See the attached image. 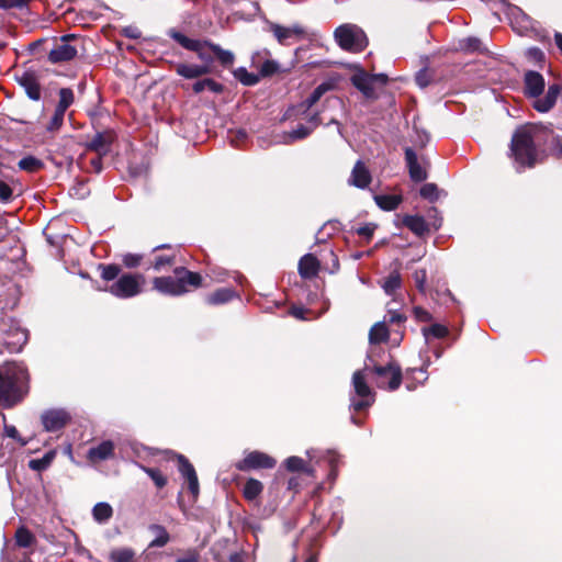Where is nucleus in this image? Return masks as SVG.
<instances>
[{
	"mask_svg": "<svg viewBox=\"0 0 562 562\" xmlns=\"http://www.w3.org/2000/svg\"><path fill=\"white\" fill-rule=\"evenodd\" d=\"M100 268L102 269L101 277L105 281H112V280L116 279L121 271L120 267L116 265H106V266L101 265Z\"/></svg>",
	"mask_w": 562,
	"mask_h": 562,
	"instance_id": "a18cd8bd",
	"label": "nucleus"
},
{
	"mask_svg": "<svg viewBox=\"0 0 562 562\" xmlns=\"http://www.w3.org/2000/svg\"><path fill=\"white\" fill-rule=\"evenodd\" d=\"M510 151L517 164L518 171L525 167L531 168L538 162L540 153L535 144L533 127H520L514 133Z\"/></svg>",
	"mask_w": 562,
	"mask_h": 562,
	"instance_id": "7ed1b4c3",
	"label": "nucleus"
},
{
	"mask_svg": "<svg viewBox=\"0 0 562 562\" xmlns=\"http://www.w3.org/2000/svg\"><path fill=\"white\" fill-rule=\"evenodd\" d=\"M389 338V330L384 322L374 324L369 333L371 344H380Z\"/></svg>",
	"mask_w": 562,
	"mask_h": 562,
	"instance_id": "2f4dec72",
	"label": "nucleus"
},
{
	"mask_svg": "<svg viewBox=\"0 0 562 562\" xmlns=\"http://www.w3.org/2000/svg\"><path fill=\"white\" fill-rule=\"evenodd\" d=\"M552 154L561 158L562 157V139L560 137H554L551 144Z\"/></svg>",
	"mask_w": 562,
	"mask_h": 562,
	"instance_id": "e2e57ef3",
	"label": "nucleus"
},
{
	"mask_svg": "<svg viewBox=\"0 0 562 562\" xmlns=\"http://www.w3.org/2000/svg\"><path fill=\"white\" fill-rule=\"evenodd\" d=\"M426 279H427V272L425 269L416 270L413 273V280L415 282L417 290L420 293H425V291H426Z\"/></svg>",
	"mask_w": 562,
	"mask_h": 562,
	"instance_id": "09e8293b",
	"label": "nucleus"
},
{
	"mask_svg": "<svg viewBox=\"0 0 562 562\" xmlns=\"http://www.w3.org/2000/svg\"><path fill=\"white\" fill-rule=\"evenodd\" d=\"M420 195L429 201L438 199V188L435 183H426L420 188Z\"/></svg>",
	"mask_w": 562,
	"mask_h": 562,
	"instance_id": "de8ad7c7",
	"label": "nucleus"
},
{
	"mask_svg": "<svg viewBox=\"0 0 562 562\" xmlns=\"http://www.w3.org/2000/svg\"><path fill=\"white\" fill-rule=\"evenodd\" d=\"M176 277H157L154 279V288L164 294L181 295L188 291V286L198 288L201 285L202 278L196 272H191L184 268L175 269Z\"/></svg>",
	"mask_w": 562,
	"mask_h": 562,
	"instance_id": "39448f33",
	"label": "nucleus"
},
{
	"mask_svg": "<svg viewBox=\"0 0 562 562\" xmlns=\"http://www.w3.org/2000/svg\"><path fill=\"white\" fill-rule=\"evenodd\" d=\"M114 443L111 440H104L97 446L89 448L87 452V459L90 462L105 461L114 456Z\"/></svg>",
	"mask_w": 562,
	"mask_h": 562,
	"instance_id": "a211bd4d",
	"label": "nucleus"
},
{
	"mask_svg": "<svg viewBox=\"0 0 562 562\" xmlns=\"http://www.w3.org/2000/svg\"><path fill=\"white\" fill-rule=\"evenodd\" d=\"M375 228H376L375 224L368 223V224L357 228V234L360 235L361 237L366 238L367 240H369L372 237Z\"/></svg>",
	"mask_w": 562,
	"mask_h": 562,
	"instance_id": "13d9d810",
	"label": "nucleus"
},
{
	"mask_svg": "<svg viewBox=\"0 0 562 562\" xmlns=\"http://www.w3.org/2000/svg\"><path fill=\"white\" fill-rule=\"evenodd\" d=\"M0 330L2 334L3 345L5 346V349L11 353L21 351L22 347L27 341L26 330L20 328L18 324L13 322L9 324L2 321Z\"/></svg>",
	"mask_w": 562,
	"mask_h": 562,
	"instance_id": "6e6552de",
	"label": "nucleus"
},
{
	"mask_svg": "<svg viewBox=\"0 0 562 562\" xmlns=\"http://www.w3.org/2000/svg\"><path fill=\"white\" fill-rule=\"evenodd\" d=\"M352 85L362 92L368 99L375 98V90L373 87L374 78L363 71L357 72L351 77Z\"/></svg>",
	"mask_w": 562,
	"mask_h": 562,
	"instance_id": "6ab92c4d",
	"label": "nucleus"
},
{
	"mask_svg": "<svg viewBox=\"0 0 562 562\" xmlns=\"http://www.w3.org/2000/svg\"><path fill=\"white\" fill-rule=\"evenodd\" d=\"M169 36L175 40L178 44H180L183 48L189 50H199V44L201 41L192 40L182 34L181 32H178L176 30H170L168 32Z\"/></svg>",
	"mask_w": 562,
	"mask_h": 562,
	"instance_id": "7c9ffc66",
	"label": "nucleus"
},
{
	"mask_svg": "<svg viewBox=\"0 0 562 562\" xmlns=\"http://www.w3.org/2000/svg\"><path fill=\"white\" fill-rule=\"evenodd\" d=\"M135 552L128 548L115 549L110 553L112 562H134Z\"/></svg>",
	"mask_w": 562,
	"mask_h": 562,
	"instance_id": "e433bc0d",
	"label": "nucleus"
},
{
	"mask_svg": "<svg viewBox=\"0 0 562 562\" xmlns=\"http://www.w3.org/2000/svg\"><path fill=\"white\" fill-rule=\"evenodd\" d=\"M104 156H100V155H97V157L94 158H91L90 160V167H91V170L94 171L95 173H100L102 171V158Z\"/></svg>",
	"mask_w": 562,
	"mask_h": 562,
	"instance_id": "0e129e2a",
	"label": "nucleus"
},
{
	"mask_svg": "<svg viewBox=\"0 0 562 562\" xmlns=\"http://www.w3.org/2000/svg\"><path fill=\"white\" fill-rule=\"evenodd\" d=\"M30 0H0L1 9H11V8H23L29 3Z\"/></svg>",
	"mask_w": 562,
	"mask_h": 562,
	"instance_id": "bf43d9fd",
	"label": "nucleus"
},
{
	"mask_svg": "<svg viewBox=\"0 0 562 562\" xmlns=\"http://www.w3.org/2000/svg\"><path fill=\"white\" fill-rule=\"evenodd\" d=\"M206 43H209V42H207V41L201 42V43L199 44V50H194V52L198 54L199 58L205 63L204 65H209V63H211V61H212L211 56H210V55H207V54L203 50V48H204L205 46L207 47V44H206Z\"/></svg>",
	"mask_w": 562,
	"mask_h": 562,
	"instance_id": "680f3d73",
	"label": "nucleus"
},
{
	"mask_svg": "<svg viewBox=\"0 0 562 562\" xmlns=\"http://www.w3.org/2000/svg\"><path fill=\"white\" fill-rule=\"evenodd\" d=\"M482 43L476 37H468L461 43V47L468 52H477L481 50Z\"/></svg>",
	"mask_w": 562,
	"mask_h": 562,
	"instance_id": "603ef678",
	"label": "nucleus"
},
{
	"mask_svg": "<svg viewBox=\"0 0 562 562\" xmlns=\"http://www.w3.org/2000/svg\"><path fill=\"white\" fill-rule=\"evenodd\" d=\"M151 530L157 533V537L150 542L149 547L161 548L168 543L169 535L162 526L154 525Z\"/></svg>",
	"mask_w": 562,
	"mask_h": 562,
	"instance_id": "4c0bfd02",
	"label": "nucleus"
},
{
	"mask_svg": "<svg viewBox=\"0 0 562 562\" xmlns=\"http://www.w3.org/2000/svg\"><path fill=\"white\" fill-rule=\"evenodd\" d=\"M376 205L383 211H394L402 202L401 195L376 194L374 195Z\"/></svg>",
	"mask_w": 562,
	"mask_h": 562,
	"instance_id": "bb28decb",
	"label": "nucleus"
},
{
	"mask_svg": "<svg viewBox=\"0 0 562 562\" xmlns=\"http://www.w3.org/2000/svg\"><path fill=\"white\" fill-rule=\"evenodd\" d=\"M308 311L303 308V307H300V306H293L291 310H290V314L297 318V319H307V317L305 316V314L307 313Z\"/></svg>",
	"mask_w": 562,
	"mask_h": 562,
	"instance_id": "69168bd1",
	"label": "nucleus"
},
{
	"mask_svg": "<svg viewBox=\"0 0 562 562\" xmlns=\"http://www.w3.org/2000/svg\"><path fill=\"white\" fill-rule=\"evenodd\" d=\"M75 95L70 88H61L59 90V101L56 105L55 112L47 124V131L55 132L63 125L65 113L67 109L74 103Z\"/></svg>",
	"mask_w": 562,
	"mask_h": 562,
	"instance_id": "9b49d317",
	"label": "nucleus"
},
{
	"mask_svg": "<svg viewBox=\"0 0 562 562\" xmlns=\"http://www.w3.org/2000/svg\"><path fill=\"white\" fill-rule=\"evenodd\" d=\"M26 369L15 362L0 366V405L10 408L20 403L27 393Z\"/></svg>",
	"mask_w": 562,
	"mask_h": 562,
	"instance_id": "f03ea898",
	"label": "nucleus"
},
{
	"mask_svg": "<svg viewBox=\"0 0 562 562\" xmlns=\"http://www.w3.org/2000/svg\"><path fill=\"white\" fill-rule=\"evenodd\" d=\"M123 263L127 268H135L140 263L142 256L136 254H126L123 256Z\"/></svg>",
	"mask_w": 562,
	"mask_h": 562,
	"instance_id": "4d7b16f0",
	"label": "nucleus"
},
{
	"mask_svg": "<svg viewBox=\"0 0 562 562\" xmlns=\"http://www.w3.org/2000/svg\"><path fill=\"white\" fill-rule=\"evenodd\" d=\"M427 216H428L427 223L429 224V227H432L435 231H437L441 227L442 218L439 215V211L436 207L429 209Z\"/></svg>",
	"mask_w": 562,
	"mask_h": 562,
	"instance_id": "8fccbe9b",
	"label": "nucleus"
},
{
	"mask_svg": "<svg viewBox=\"0 0 562 562\" xmlns=\"http://www.w3.org/2000/svg\"><path fill=\"white\" fill-rule=\"evenodd\" d=\"M319 269V262L312 254L304 255L299 261V272L304 279L315 277Z\"/></svg>",
	"mask_w": 562,
	"mask_h": 562,
	"instance_id": "412c9836",
	"label": "nucleus"
},
{
	"mask_svg": "<svg viewBox=\"0 0 562 562\" xmlns=\"http://www.w3.org/2000/svg\"><path fill=\"white\" fill-rule=\"evenodd\" d=\"M403 224L417 236H424L430 229L427 221L419 215H405Z\"/></svg>",
	"mask_w": 562,
	"mask_h": 562,
	"instance_id": "393cba45",
	"label": "nucleus"
},
{
	"mask_svg": "<svg viewBox=\"0 0 562 562\" xmlns=\"http://www.w3.org/2000/svg\"><path fill=\"white\" fill-rule=\"evenodd\" d=\"M207 47L216 55L223 66H229L234 63V54L229 50L223 49L220 45L214 43H206Z\"/></svg>",
	"mask_w": 562,
	"mask_h": 562,
	"instance_id": "473e14b6",
	"label": "nucleus"
},
{
	"mask_svg": "<svg viewBox=\"0 0 562 562\" xmlns=\"http://www.w3.org/2000/svg\"><path fill=\"white\" fill-rule=\"evenodd\" d=\"M176 72L186 79H195L210 72L209 65L178 64Z\"/></svg>",
	"mask_w": 562,
	"mask_h": 562,
	"instance_id": "4be33fe9",
	"label": "nucleus"
},
{
	"mask_svg": "<svg viewBox=\"0 0 562 562\" xmlns=\"http://www.w3.org/2000/svg\"><path fill=\"white\" fill-rule=\"evenodd\" d=\"M405 161L413 181L422 182L427 179L425 167L418 161L415 150L411 147L405 148Z\"/></svg>",
	"mask_w": 562,
	"mask_h": 562,
	"instance_id": "dca6fc26",
	"label": "nucleus"
},
{
	"mask_svg": "<svg viewBox=\"0 0 562 562\" xmlns=\"http://www.w3.org/2000/svg\"><path fill=\"white\" fill-rule=\"evenodd\" d=\"M113 515V508L109 503L100 502L92 508L93 519L99 524L108 522Z\"/></svg>",
	"mask_w": 562,
	"mask_h": 562,
	"instance_id": "cd10ccee",
	"label": "nucleus"
},
{
	"mask_svg": "<svg viewBox=\"0 0 562 562\" xmlns=\"http://www.w3.org/2000/svg\"><path fill=\"white\" fill-rule=\"evenodd\" d=\"M16 543L20 547L27 548L32 544L34 537L26 528H19L15 533Z\"/></svg>",
	"mask_w": 562,
	"mask_h": 562,
	"instance_id": "37998d69",
	"label": "nucleus"
},
{
	"mask_svg": "<svg viewBox=\"0 0 562 562\" xmlns=\"http://www.w3.org/2000/svg\"><path fill=\"white\" fill-rule=\"evenodd\" d=\"M322 122L323 120L321 117L319 112H315L308 117V126L313 127V130L316 128L319 124H322Z\"/></svg>",
	"mask_w": 562,
	"mask_h": 562,
	"instance_id": "774afa93",
	"label": "nucleus"
},
{
	"mask_svg": "<svg viewBox=\"0 0 562 562\" xmlns=\"http://www.w3.org/2000/svg\"><path fill=\"white\" fill-rule=\"evenodd\" d=\"M334 37L340 48L351 53L362 52L368 45L366 33L356 24L339 25L334 32Z\"/></svg>",
	"mask_w": 562,
	"mask_h": 562,
	"instance_id": "423d86ee",
	"label": "nucleus"
},
{
	"mask_svg": "<svg viewBox=\"0 0 562 562\" xmlns=\"http://www.w3.org/2000/svg\"><path fill=\"white\" fill-rule=\"evenodd\" d=\"M54 457H55V453L53 451H49V452L45 453L42 458L30 460L29 468L31 470L38 471V472L44 471L50 465Z\"/></svg>",
	"mask_w": 562,
	"mask_h": 562,
	"instance_id": "c9c22d12",
	"label": "nucleus"
},
{
	"mask_svg": "<svg viewBox=\"0 0 562 562\" xmlns=\"http://www.w3.org/2000/svg\"><path fill=\"white\" fill-rule=\"evenodd\" d=\"M19 167H20V169H22L24 171L35 172L43 167V162H42V160H40L33 156H27V157L22 158L19 161Z\"/></svg>",
	"mask_w": 562,
	"mask_h": 562,
	"instance_id": "ea45409f",
	"label": "nucleus"
},
{
	"mask_svg": "<svg viewBox=\"0 0 562 562\" xmlns=\"http://www.w3.org/2000/svg\"><path fill=\"white\" fill-rule=\"evenodd\" d=\"M236 295L235 291L229 288H222L213 292L206 297V302L211 305H220L229 302Z\"/></svg>",
	"mask_w": 562,
	"mask_h": 562,
	"instance_id": "c85d7f7f",
	"label": "nucleus"
},
{
	"mask_svg": "<svg viewBox=\"0 0 562 562\" xmlns=\"http://www.w3.org/2000/svg\"><path fill=\"white\" fill-rule=\"evenodd\" d=\"M175 262V256L173 255H161L156 257L153 269L157 272L161 271L165 267L171 266Z\"/></svg>",
	"mask_w": 562,
	"mask_h": 562,
	"instance_id": "49530a36",
	"label": "nucleus"
},
{
	"mask_svg": "<svg viewBox=\"0 0 562 562\" xmlns=\"http://www.w3.org/2000/svg\"><path fill=\"white\" fill-rule=\"evenodd\" d=\"M41 419L46 431H57L65 427L70 416L65 409H48L42 414Z\"/></svg>",
	"mask_w": 562,
	"mask_h": 562,
	"instance_id": "4468645a",
	"label": "nucleus"
},
{
	"mask_svg": "<svg viewBox=\"0 0 562 562\" xmlns=\"http://www.w3.org/2000/svg\"><path fill=\"white\" fill-rule=\"evenodd\" d=\"M313 132V127H310L305 124H299L296 128L292 130L291 132L284 133L282 136L281 142L283 144H291L296 140H301L306 138L311 135Z\"/></svg>",
	"mask_w": 562,
	"mask_h": 562,
	"instance_id": "a878e982",
	"label": "nucleus"
},
{
	"mask_svg": "<svg viewBox=\"0 0 562 562\" xmlns=\"http://www.w3.org/2000/svg\"><path fill=\"white\" fill-rule=\"evenodd\" d=\"M271 31L276 38L278 40V42L283 45L286 44L290 38H300L304 34V30L299 25H294L292 27H284L279 24H272Z\"/></svg>",
	"mask_w": 562,
	"mask_h": 562,
	"instance_id": "aec40b11",
	"label": "nucleus"
},
{
	"mask_svg": "<svg viewBox=\"0 0 562 562\" xmlns=\"http://www.w3.org/2000/svg\"><path fill=\"white\" fill-rule=\"evenodd\" d=\"M116 139V134L112 130L97 132L85 143L87 151H93L100 156H108L112 150V145Z\"/></svg>",
	"mask_w": 562,
	"mask_h": 562,
	"instance_id": "1a4fd4ad",
	"label": "nucleus"
},
{
	"mask_svg": "<svg viewBox=\"0 0 562 562\" xmlns=\"http://www.w3.org/2000/svg\"><path fill=\"white\" fill-rule=\"evenodd\" d=\"M402 284L401 276L397 271L391 272L382 283L386 294L392 295Z\"/></svg>",
	"mask_w": 562,
	"mask_h": 562,
	"instance_id": "72a5a7b5",
	"label": "nucleus"
},
{
	"mask_svg": "<svg viewBox=\"0 0 562 562\" xmlns=\"http://www.w3.org/2000/svg\"><path fill=\"white\" fill-rule=\"evenodd\" d=\"M413 313H414L415 318L418 322L426 323V322H430L432 319L430 313L420 306L414 307Z\"/></svg>",
	"mask_w": 562,
	"mask_h": 562,
	"instance_id": "052dcab7",
	"label": "nucleus"
},
{
	"mask_svg": "<svg viewBox=\"0 0 562 562\" xmlns=\"http://www.w3.org/2000/svg\"><path fill=\"white\" fill-rule=\"evenodd\" d=\"M406 317L398 313V312H395V311H389V318H387V322L389 323H403L405 322Z\"/></svg>",
	"mask_w": 562,
	"mask_h": 562,
	"instance_id": "338daca9",
	"label": "nucleus"
},
{
	"mask_svg": "<svg viewBox=\"0 0 562 562\" xmlns=\"http://www.w3.org/2000/svg\"><path fill=\"white\" fill-rule=\"evenodd\" d=\"M235 77L245 86H254L259 81V76L240 67L235 71Z\"/></svg>",
	"mask_w": 562,
	"mask_h": 562,
	"instance_id": "58836bf2",
	"label": "nucleus"
},
{
	"mask_svg": "<svg viewBox=\"0 0 562 562\" xmlns=\"http://www.w3.org/2000/svg\"><path fill=\"white\" fill-rule=\"evenodd\" d=\"M263 490V486L260 481L256 479H249L244 486V496L252 501L255 499Z\"/></svg>",
	"mask_w": 562,
	"mask_h": 562,
	"instance_id": "f704fd0d",
	"label": "nucleus"
},
{
	"mask_svg": "<svg viewBox=\"0 0 562 562\" xmlns=\"http://www.w3.org/2000/svg\"><path fill=\"white\" fill-rule=\"evenodd\" d=\"M285 468L288 471L296 472V471H304L307 472V469L305 468V462L302 458L299 457H290L284 462Z\"/></svg>",
	"mask_w": 562,
	"mask_h": 562,
	"instance_id": "c03bdc74",
	"label": "nucleus"
},
{
	"mask_svg": "<svg viewBox=\"0 0 562 562\" xmlns=\"http://www.w3.org/2000/svg\"><path fill=\"white\" fill-rule=\"evenodd\" d=\"M3 431L7 437L16 440L22 447L27 445V440L20 436L18 429L14 426L5 424Z\"/></svg>",
	"mask_w": 562,
	"mask_h": 562,
	"instance_id": "3c124183",
	"label": "nucleus"
},
{
	"mask_svg": "<svg viewBox=\"0 0 562 562\" xmlns=\"http://www.w3.org/2000/svg\"><path fill=\"white\" fill-rule=\"evenodd\" d=\"M525 94L529 98H535L533 108L540 113L549 112L555 104L560 94V86H549L547 93L543 98H540L544 91L546 82L543 76L533 70H529L525 74Z\"/></svg>",
	"mask_w": 562,
	"mask_h": 562,
	"instance_id": "20e7f679",
	"label": "nucleus"
},
{
	"mask_svg": "<svg viewBox=\"0 0 562 562\" xmlns=\"http://www.w3.org/2000/svg\"><path fill=\"white\" fill-rule=\"evenodd\" d=\"M16 82L24 89L26 95L33 100H41V83L35 71L25 70L15 76Z\"/></svg>",
	"mask_w": 562,
	"mask_h": 562,
	"instance_id": "f8f14e48",
	"label": "nucleus"
},
{
	"mask_svg": "<svg viewBox=\"0 0 562 562\" xmlns=\"http://www.w3.org/2000/svg\"><path fill=\"white\" fill-rule=\"evenodd\" d=\"M247 137V133L244 130H236L228 132V138L233 146L238 147Z\"/></svg>",
	"mask_w": 562,
	"mask_h": 562,
	"instance_id": "864d4df0",
	"label": "nucleus"
},
{
	"mask_svg": "<svg viewBox=\"0 0 562 562\" xmlns=\"http://www.w3.org/2000/svg\"><path fill=\"white\" fill-rule=\"evenodd\" d=\"M70 40H76V35H64L60 37L59 42L55 44L54 48L48 53V60L52 64L70 61L77 56V46L71 45L69 43Z\"/></svg>",
	"mask_w": 562,
	"mask_h": 562,
	"instance_id": "9d476101",
	"label": "nucleus"
},
{
	"mask_svg": "<svg viewBox=\"0 0 562 562\" xmlns=\"http://www.w3.org/2000/svg\"><path fill=\"white\" fill-rule=\"evenodd\" d=\"M140 468L154 481L155 485L158 488H161L167 484L166 476L158 469L147 468L143 465Z\"/></svg>",
	"mask_w": 562,
	"mask_h": 562,
	"instance_id": "79ce46f5",
	"label": "nucleus"
},
{
	"mask_svg": "<svg viewBox=\"0 0 562 562\" xmlns=\"http://www.w3.org/2000/svg\"><path fill=\"white\" fill-rule=\"evenodd\" d=\"M448 334V328L440 324H434L430 327L423 328V335L426 340L430 337L432 338H442Z\"/></svg>",
	"mask_w": 562,
	"mask_h": 562,
	"instance_id": "a19ab883",
	"label": "nucleus"
},
{
	"mask_svg": "<svg viewBox=\"0 0 562 562\" xmlns=\"http://www.w3.org/2000/svg\"><path fill=\"white\" fill-rule=\"evenodd\" d=\"M13 191L4 181L0 180V202L8 203L11 201Z\"/></svg>",
	"mask_w": 562,
	"mask_h": 562,
	"instance_id": "5fc2aeb1",
	"label": "nucleus"
},
{
	"mask_svg": "<svg viewBox=\"0 0 562 562\" xmlns=\"http://www.w3.org/2000/svg\"><path fill=\"white\" fill-rule=\"evenodd\" d=\"M368 372H373L376 375V385L381 389L387 387L394 391L398 389L402 383V371L395 363L375 366L373 369L366 366L363 370H357L352 375V386L356 395L359 396L360 400L352 398L350 404L356 412L371 406L374 402V393L366 381Z\"/></svg>",
	"mask_w": 562,
	"mask_h": 562,
	"instance_id": "f257e3e1",
	"label": "nucleus"
},
{
	"mask_svg": "<svg viewBox=\"0 0 562 562\" xmlns=\"http://www.w3.org/2000/svg\"><path fill=\"white\" fill-rule=\"evenodd\" d=\"M178 470L181 473V475L188 481V487L190 493L193 496V499L195 501L199 496V481L196 472L193 468V465L189 462V460L182 456L178 454Z\"/></svg>",
	"mask_w": 562,
	"mask_h": 562,
	"instance_id": "2eb2a0df",
	"label": "nucleus"
},
{
	"mask_svg": "<svg viewBox=\"0 0 562 562\" xmlns=\"http://www.w3.org/2000/svg\"><path fill=\"white\" fill-rule=\"evenodd\" d=\"M372 181V176L369 168L362 160H358L350 173L348 183L358 189H367Z\"/></svg>",
	"mask_w": 562,
	"mask_h": 562,
	"instance_id": "f3484780",
	"label": "nucleus"
},
{
	"mask_svg": "<svg viewBox=\"0 0 562 562\" xmlns=\"http://www.w3.org/2000/svg\"><path fill=\"white\" fill-rule=\"evenodd\" d=\"M334 89V83L331 82H322L318 85L313 92L300 104V108L303 109V113L307 112L312 109L322 97Z\"/></svg>",
	"mask_w": 562,
	"mask_h": 562,
	"instance_id": "5701e85b",
	"label": "nucleus"
},
{
	"mask_svg": "<svg viewBox=\"0 0 562 562\" xmlns=\"http://www.w3.org/2000/svg\"><path fill=\"white\" fill-rule=\"evenodd\" d=\"M200 553L195 549L186 551L176 562H199Z\"/></svg>",
	"mask_w": 562,
	"mask_h": 562,
	"instance_id": "6e6d98bb",
	"label": "nucleus"
},
{
	"mask_svg": "<svg viewBox=\"0 0 562 562\" xmlns=\"http://www.w3.org/2000/svg\"><path fill=\"white\" fill-rule=\"evenodd\" d=\"M192 89L194 93H201L204 90H209L213 93H221L223 91V85L211 78L198 80L193 83Z\"/></svg>",
	"mask_w": 562,
	"mask_h": 562,
	"instance_id": "c756f323",
	"label": "nucleus"
},
{
	"mask_svg": "<svg viewBox=\"0 0 562 562\" xmlns=\"http://www.w3.org/2000/svg\"><path fill=\"white\" fill-rule=\"evenodd\" d=\"M334 89V83L331 82H322L318 85L313 92L300 104V108L303 109V113L307 112L312 109L322 97Z\"/></svg>",
	"mask_w": 562,
	"mask_h": 562,
	"instance_id": "b1692460",
	"label": "nucleus"
},
{
	"mask_svg": "<svg viewBox=\"0 0 562 562\" xmlns=\"http://www.w3.org/2000/svg\"><path fill=\"white\" fill-rule=\"evenodd\" d=\"M145 278L142 274H122L111 286L109 292L120 299L138 295L143 291Z\"/></svg>",
	"mask_w": 562,
	"mask_h": 562,
	"instance_id": "0eeeda50",
	"label": "nucleus"
},
{
	"mask_svg": "<svg viewBox=\"0 0 562 562\" xmlns=\"http://www.w3.org/2000/svg\"><path fill=\"white\" fill-rule=\"evenodd\" d=\"M276 465V460L267 453L260 451L249 452L244 460L238 464L241 471L251 469H272Z\"/></svg>",
	"mask_w": 562,
	"mask_h": 562,
	"instance_id": "ddd939ff",
	"label": "nucleus"
}]
</instances>
